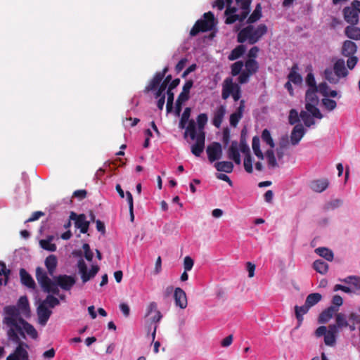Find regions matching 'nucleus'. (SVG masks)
Masks as SVG:
<instances>
[{
  "instance_id": "nucleus-16",
  "label": "nucleus",
  "mask_w": 360,
  "mask_h": 360,
  "mask_svg": "<svg viewBox=\"0 0 360 360\" xmlns=\"http://www.w3.org/2000/svg\"><path fill=\"white\" fill-rule=\"evenodd\" d=\"M146 316L149 317L151 323H158L162 319V314L158 309V304L155 302H151L146 307Z\"/></svg>"
},
{
  "instance_id": "nucleus-59",
  "label": "nucleus",
  "mask_w": 360,
  "mask_h": 360,
  "mask_svg": "<svg viewBox=\"0 0 360 360\" xmlns=\"http://www.w3.org/2000/svg\"><path fill=\"white\" fill-rule=\"evenodd\" d=\"M139 122V119L134 118V119L132 120L130 117V118H127L125 120H124L123 121V124H124L125 127H127L129 126L134 127V126H136L138 124Z\"/></svg>"
},
{
  "instance_id": "nucleus-43",
  "label": "nucleus",
  "mask_w": 360,
  "mask_h": 360,
  "mask_svg": "<svg viewBox=\"0 0 360 360\" xmlns=\"http://www.w3.org/2000/svg\"><path fill=\"white\" fill-rule=\"evenodd\" d=\"M322 296L319 293H311L306 298V304L311 308L321 301Z\"/></svg>"
},
{
  "instance_id": "nucleus-60",
  "label": "nucleus",
  "mask_w": 360,
  "mask_h": 360,
  "mask_svg": "<svg viewBox=\"0 0 360 360\" xmlns=\"http://www.w3.org/2000/svg\"><path fill=\"white\" fill-rule=\"evenodd\" d=\"M247 271H248V277L252 278L255 276V265L250 262L246 264Z\"/></svg>"
},
{
  "instance_id": "nucleus-42",
  "label": "nucleus",
  "mask_w": 360,
  "mask_h": 360,
  "mask_svg": "<svg viewBox=\"0 0 360 360\" xmlns=\"http://www.w3.org/2000/svg\"><path fill=\"white\" fill-rule=\"evenodd\" d=\"M314 269L321 274H325L328 269V265L323 260L317 259L313 264Z\"/></svg>"
},
{
  "instance_id": "nucleus-37",
  "label": "nucleus",
  "mask_w": 360,
  "mask_h": 360,
  "mask_svg": "<svg viewBox=\"0 0 360 360\" xmlns=\"http://www.w3.org/2000/svg\"><path fill=\"white\" fill-rule=\"evenodd\" d=\"M310 307L305 303L304 305L299 307L295 306V316L298 321V327L302 324L303 321V315L307 314L309 311Z\"/></svg>"
},
{
  "instance_id": "nucleus-64",
  "label": "nucleus",
  "mask_w": 360,
  "mask_h": 360,
  "mask_svg": "<svg viewBox=\"0 0 360 360\" xmlns=\"http://www.w3.org/2000/svg\"><path fill=\"white\" fill-rule=\"evenodd\" d=\"M327 333V328L326 326H319L315 331V335L316 337L319 338L323 335L325 336L326 333Z\"/></svg>"
},
{
  "instance_id": "nucleus-45",
  "label": "nucleus",
  "mask_w": 360,
  "mask_h": 360,
  "mask_svg": "<svg viewBox=\"0 0 360 360\" xmlns=\"http://www.w3.org/2000/svg\"><path fill=\"white\" fill-rule=\"evenodd\" d=\"M46 307L53 308L60 304L59 300L51 295L46 296V299L41 303Z\"/></svg>"
},
{
  "instance_id": "nucleus-48",
  "label": "nucleus",
  "mask_w": 360,
  "mask_h": 360,
  "mask_svg": "<svg viewBox=\"0 0 360 360\" xmlns=\"http://www.w3.org/2000/svg\"><path fill=\"white\" fill-rule=\"evenodd\" d=\"M335 321H336V325L339 328L347 327L348 326V323L347 321V316L345 314H344L342 313H338L336 314Z\"/></svg>"
},
{
  "instance_id": "nucleus-5",
  "label": "nucleus",
  "mask_w": 360,
  "mask_h": 360,
  "mask_svg": "<svg viewBox=\"0 0 360 360\" xmlns=\"http://www.w3.org/2000/svg\"><path fill=\"white\" fill-rule=\"evenodd\" d=\"M267 32V27L264 24L257 25L249 24L240 30L237 35L239 43L255 44Z\"/></svg>"
},
{
  "instance_id": "nucleus-13",
  "label": "nucleus",
  "mask_w": 360,
  "mask_h": 360,
  "mask_svg": "<svg viewBox=\"0 0 360 360\" xmlns=\"http://www.w3.org/2000/svg\"><path fill=\"white\" fill-rule=\"evenodd\" d=\"M207 115L205 113H201L197 117L196 122L194 120H190L188 125H187L186 130L185 131L184 133V138H186L188 136V134H190L188 129L191 123L193 125L194 131L195 132V134H205L204 131V128L207 122Z\"/></svg>"
},
{
  "instance_id": "nucleus-61",
  "label": "nucleus",
  "mask_w": 360,
  "mask_h": 360,
  "mask_svg": "<svg viewBox=\"0 0 360 360\" xmlns=\"http://www.w3.org/2000/svg\"><path fill=\"white\" fill-rule=\"evenodd\" d=\"M332 303L337 309L340 307L343 303V300L340 295H334L332 300Z\"/></svg>"
},
{
  "instance_id": "nucleus-18",
  "label": "nucleus",
  "mask_w": 360,
  "mask_h": 360,
  "mask_svg": "<svg viewBox=\"0 0 360 360\" xmlns=\"http://www.w3.org/2000/svg\"><path fill=\"white\" fill-rule=\"evenodd\" d=\"M170 80H171V76L169 75L165 78L164 82L160 85L159 89H158V91L155 93V98H159V99L157 102V106L160 110H162L164 104H165V96L164 92L166 90L167 84L170 82Z\"/></svg>"
},
{
  "instance_id": "nucleus-39",
  "label": "nucleus",
  "mask_w": 360,
  "mask_h": 360,
  "mask_svg": "<svg viewBox=\"0 0 360 360\" xmlns=\"http://www.w3.org/2000/svg\"><path fill=\"white\" fill-rule=\"evenodd\" d=\"M261 139L263 143H266V145L269 147V149H273L274 148L275 143L271 137L270 131L267 129H265L262 131Z\"/></svg>"
},
{
  "instance_id": "nucleus-24",
  "label": "nucleus",
  "mask_w": 360,
  "mask_h": 360,
  "mask_svg": "<svg viewBox=\"0 0 360 360\" xmlns=\"http://www.w3.org/2000/svg\"><path fill=\"white\" fill-rule=\"evenodd\" d=\"M306 132L305 129L301 124H296L290 135V141L293 146L298 144Z\"/></svg>"
},
{
  "instance_id": "nucleus-26",
  "label": "nucleus",
  "mask_w": 360,
  "mask_h": 360,
  "mask_svg": "<svg viewBox=\"0 0 360 360\" xmlns=\"http://www.w3.org/2000/svg\"><path fill=\"white\" fill-rule=\"evenodd\" d=\"M167 70L168 68H165L162 72H157L153 79L150 82L149 84L146 87L145 91L148 92L150 91L155 90L157 86L160 85Z\"/></svg>"
},
{
  "instance_id": "nucleus-19",
  "label": "nucleus",
  "mask_w": 360,
  "mask_h": 360,
  "mask_svg": "<svg viewBox=\"0 0 360 360\" xmlns=\"http://www.w3.org/2000/svg\"><path fill=\"white\" fill-rule=\"evenodd\" d=\"M239 85L233 82L232 78L227 77L222 84L221 98L226 100Z\"/></svg>"
},
{
  "instance_id": "nucleus-15",
  "label": "nucleus",
  "mask_w": 360,
  "mask_h": 360,
  "mask_svg": "<svg viewBox=\"0 0 360 360\" xmlns=\"http://www.w3.org/2000/svg\"><path fill=\"white\" fill-rule=\"evenodd\" d=\"M18 345L14 353L11 354L6 359V360H29L28 354L26 348L28 347L27 345L20 340V342L16 343Z\"/></svg>"
},
{
  "instance_id": "nucleus-35",
  "label": "nucleus",
  "mask_w": 360,
  "mask_h": 360,
  "mask_svg": "<svg viewBox=\"0 0 360 360\" xmlns=\"http://www.w3.org/2000/svg\"><path fill=\"white\" fill-rule=\"evenodd\" d=\"M54 239L53 236H49L46 239L39 240L40 247L49 252H55L56 250V245L53 243L52 241Z\"/></svg>"
},
{
  "instance_id": "nucleus-7",
  "label": "nucleus",
  "mask_w": 360,
  "mask_h": 360,
  "mask_svg": "<svg viewBox=\"0 0 360 360\" xmlns=\"http://www.w3.org/2000/svg\"><path fill=\"white\" fill-rule=\"evenodd\" d=\"M316 89H309L306 92V104L305 108L315 118L321 120L323 117L319 109L316 107L319 103V98L316 95Z\"/></svg>"
},
{
  "instance_id": "nucleus-33",
  "label": "nucleus",
  "mask_w": 360,
  "mask_h": 360,
  "mask_svg": "<svg viewBox=\"0 0 360 360\" xmlns=\"http://www.w3.org/2000/svg\"><path fill=\"white\" fill-rule=\"evenodd\" d=\"M345 35L353 40H360V28L356 27V25H350L345 29Z\"/></svg>"
},
{
  "instance_id": "nucleus-6",
  "label": "nucleus",
  "mask_w": 360,
  "mask_h": 360,
  "mask_svg": "<svg viewBox=\"0 0 360 360\" xmlns=\"http://www.w3.org/2000/svg\"><path fill=\"white\" fill-rule=\"evenodd\" d=\"M252 148L254 154L259 160H262L264 159V157H266L269 169H275L278 167L273 149H267L265 152V155H264L260 148V139L258 136H254L252 138Z\"/></svg>"
},
{
  "instance_id": "nucleus-8",
  "label": "nucleus",
  "mask_w": 360,
  "mask_h": 360,
  "mask_svg": "<svg viewBox=\"0 0 360 360\" xmlns=\"http://www.w3.org/2000/svg\"><path fill=\"white\" fill-rule=\"evenodd\" d=\"M214 26V14L212 12L204 13L203 19L198 20L190 32L191 36H195L200 32L212 30Z\"/></svg>"
},
{
  "instance_id": "nucleus-21",
  "label": "nucleus",
  "mask_w": 360,
  "mask_h": 360,
  "mask_svg": "<svg viewBox=\"0 0 360 360\" xmlns=\"http://www.w3.org/2000/svg\"><path fill=\"white\" fill-rule=\"evenodd\" d=\"M239 144L236 141H233L231 142V146H229L227 155L230 160L234 161V162L237 165H240L241 163L240 155L239 153Z\"/></svg>"
},
{
  "instance_id": "nucleus-27",
  "label": "nucleus",
  "mask_w": 360,
  "mask_h": 360,
  "mask_svg": "<svg viewBox=\"0 0 360 360\" xmlns=\"http://www.w3.org/2000/svg\"><path fill=\"white\" fill-rule=\"evenodd\" d=\"M245 110V101L241 100L237 110L230 115V124L236 127L243 117Z\"/></svg>"
},
{
  "instance_id": "nucleus-41",
  "label": "nucleus",
  "mask_w": 360,
  "mask_h": 360,
  "mask_svg": "<svg viewBox=\"0 0 360 360\" xmlns=\"http://www.w3.org/2000/svg\"><path fill=\"white\" fill-rule=\"evenodd\" d=\"M297 65L292 67L290 74L288 75V81L295 84H300L302 82L301 75L297 72Z\"/></svg>"
},
{
  "instance_id": "nucleus-52",
  "label": "nucleus",
  "mask_w": 360,
  "mask_h": 360,
  "mask_svg": "<svg viewBox=\"0 0 360 360\" xmlns=\"http://www.w3.org/2000/svg\"><path fill=\"white\" fill-rule=\"evenodd\" d=\"M167 112H171L173 108V101H174V94L171 91V89H167Z\"/></svg>"
},
{
  "instance_id": "nucleus-23",
  "label": "nucleus",
  "mask_w": 360,
  "mask_h": 360,
  "mask_svg": "<svg viewBox=\"0 0 360 360\" xmlns=\"http://www.w3.org/2000/svg\"><path fill=\"white\" fill-rule=\"evenodd\" d=\"M38 316V322L41 326H45L49 319L52 311L46 306L40 304L37 309Z\"/></svg>"
},
{
  "instance_id": "nucleus-46",
  "label": "nucleus",
  "mask_w": 360,
  "mask_h": 360,
  "mask_svg": "<svg viewBox=\"0 0 360 360\" xmlns=\"http://www.w3.org/2000/svg\"><path fill=\"white\" fill-rule=\"evenodd\" d=\"M262 16V8L259 4H257L253 13L250 15L248 19V22L252 24L258 20Z\"/></svg>"
},
{
  "instance_id": "nucleus-4",
  "label": "nucleus",
  "mask_w": 360,
  "mask_h": 360,
  "mask_svg": "<svg viewBox=\"0 0 360 360\" xmlns=\"http://www.w3.org/2000/svg\"><path fill=\"white\" fill-rule=\"evenodd\" d=\"M349 70L345 65V61L342 58L335 60L332 68H327L323 75L326 79L331 84H338L344 83L349 75Z\"/></svg>"
},
{
  "instance_id": "nucleus-29",
  "label": "nucleus",
  "mask_w": 360,
  "mask_h": 360,
  "mask_svg": "<svg viewBox=\"0 0 360 360\" xmlns=\"http://www.w3.org/2000/svg\"><path fill=\"white\" fill-rule=\"evenodd\" d=\"M344 281L350 285L351 293L360 295V278L356 276H348Z\"/></svg>"
},
{
  "instance_id": "nucleus-9",
  "label": "nucleus",
  "mask_w": 360,
  "mask_h": 360,
  "mask_svg": "<svg viewBox=\"0 0 360 360\" xmlns=\"http://www.w3.org/2000/svg\"><path fill=\"white\" fill-rule=\"evenodd\" d=\"M357 51L356 44L350 41L346 40L344 41L342 47V54L345 57H348L347 60V66L349 70H353L358 63V58L354 56Z\"/></svg>"
},
{
  "instance_id": "nucleus-44",
  "label": "nucleus",
  "mask_w": 360,
  "mask_h": 360,
  "mask_svg": "<svg viewBox=\"0 0 360 360\" xmlns=\"http://www.w3.org/2000/svg\"><path fill=\"white\" fill-rule=\"evenodd\" d=\"M300 116L307 127H309L311 125L314 124V121L313 118L314 117L308 110H302L300 112Z\"/></svg>"
},
{
  "instance_id": "nucleus-54",
  "label": "nucleus",
  "mask_w": 360,
  "mask_h": 360,
  "mask_svg": "<svg viewBox=\"0 0 360 360\" xmlns=\"http://www.w3.org/2000/svg\"><path fill=\"white\" fill-rule=\"evenodd\" d=\"M289 122L290 124H294L299 121V115L297 110L292 109L289 114Z\"/></svg>"
},
{
  "instance_id": "nucleus-32",
  "label": "nucleus",
  "mask_w": 360,
  "mask_h": 360,
  "mask_svg": "<svg viewBox=\"0 0 360 360\" xmlns=\"http://www.w3.org/2000/svg\"><path fill=\"white\" fill-rule=\"evenodd\" d=\"M20 276L21 282L23 285L30 289H34L36 284L32 277L24 269H21L20 271Z\"/></svg>"
},
{
  "instance_id": "nucleus-49",
  "label": "nucleus",
  "mask_w": 360,
  "mask_h": 360,
  "mask_svg": "<svg viewBox=\"0 0 360 360\" xmlns=\"http://www.w3.org/2000/svg\"><path fill=\"white\" fill-rule=\"evenodd\" d=\"M244 63L243 61H237L231 65V73L233 76L240 75L243 72Z\"/></svg>"
},
{
  "instance_id": "nucleus-51",
  "label": "nucleus",
  "mask_w": 360,
  "mask_h": 360,
  "mask_svg": "<svg viewBox=\"0 0 360 360\" xmlns=\"http://www.w3.org/2000/svg\"><path fill=\"white\" fill-rule=\"evenodd\" d=\"M316 91L326 98L328 97L330 88L327 83L322 82L319 84L316 88Z\"/></svg>"
},
{
  "instance_id": "nucleus-62",
  "label": "nucleus",
  "mask_w": 360,
  "mask_h": 360,
  "mask_svg": "<svg viewBox=\"0 0 360 360\" xmlns=\"http://www.w3.org/2000/svg\"><path fill=\"white\" fill-rule=\"evenodd\" d=\"M120 309L121 310L124 316H129L130 314V309L127 304L121 303L120 304Z\"/></svg>"
},
{
  "instance_id": "nucleus-36",
  "label": "nucleus",
  "mask_w": 360,
  "mask_h": 360,
  "mask_svg": "<svg viewBox=\"0 0 360 360\" xmlns=\"http://www.w3.org/2000/svg\"><path fill=\"white\" fill-rule=\"evenodd\" d=\"M214 167L219 172L231 173L233 169V165L231 162L221 161L216 162L214 164Z\"/></svg>"
},
{
  "instance_id": "nucleus-12",
  "label": "nucleus",
  "mask_w": 360,
  "mask_h": 360,
  "mask_svg": "<svg viewBox=\"0 0 360 360\" xmlns=\"http://www.w3.org/2000/svg\"><path fill=\"white\" fill-rule=\"evenodd\" d=\"M245 69L238 77V82L240 84H245L249 81L250 76L256 73L259 69V64L256 60L248 58L245 64Z\"/></svg>"
},
{
  "instance_id": "nucleus-40",
  "label": "nucleus",
  "mask_w": 360,
  "mask_h": 360,
  "mask_svg": "<svg viewBox=\"0 0 360 360\" xmlns=\"http://www.w3.org/2000/svg\"><path fill=\"white\" fill-rule=\"evenodd\" d=\"M315 252L329 262L333 259V253L328 248H318L315 250Z\"/></svg>"
},
{
  "instance_id": "nucleus-34",
  "label": "nucleus",
  "mask_w": 360,
  "mask_h": 360,
  "mask_svg": "<svg viewBox=\"0 0 360 360\" xmlns=\"http://www.w3.org/2000/svg\"><path fill=\"white\" fill-rule=\"evenodd\" d=\"M44 264L49 274L53 276L58 264L57 257L54 255H51L46 258Z\"/></svg>"
},
{
  "instance_id": "nucleus-56",
  "label": "nucleus",
  "mask_w": 360,
  "mask_h": 360,
  "mask_svg": "<svg viewBox=\"0 0 360 360\" xmlns=\"http://www.w3.org/2000/svg\"><path fill=\"white\" fill-rule=\"evenodd\" d=\"M84 252V257L88 261H91L94 257V254L92 251L90 250V247L89 244L84 243L82 246Z\"/></svg>"
},
{
  "instance_id": "nucleus-28",
  "label": "nucleus",
  "mask_w": 360,
  "mask_h": 360,
  "mask_svg": "<svg viewBox=\"0 0 360 360\" xmlns=\"http://www.w3.org/2000/svg\"><path fill=\"white\" fill-rule=\"evenodd\" d=\"M15 307L18 309L20 313V316H21V315H24L25 316L30 315V304L26 296L20 297L18 301L17 305Z\"/></svg>"
},
{
  "instance_id": "nucleus-3",
  "label": "nucleus",
  "mask_w": 360,
  "mask_h": 360,
  "mask_svg": "<svg viewBox=\"0 0 360 360\" xmlns=\"http://www.w3.org/2000/svg\"><path fill=\"white\" fill-rule=\"evenodd\" d=\"M251 0H236L233 5V0H217L212 6L217 8L219 11L226 6L224 15L226 16L225 22L232 24L236 21H243L249 14Z\"/></svg>"
},
{
  "instance_id": "nucleus-30",
  "label": "nucleus",
  "mask_w": 360,
  "mask_h": 360,
  "mask_svg": "<svg viewBox=\"0 0 360 360\" xmlns=\"http://www.w3.org/2000/svg\"><path fill=\"white\" fill-rule=\"evenodd\" d=\"M328 186V181L326 179L314 180L310 183V188L312 191L321 193Z\"/></svg>"
},
{
  "instance_id": "nucleus-38",
  "label": "nucleus",
  "mask_w": 360,
  "mask_h": 360,
  "mask_svg": "<svg viewBox=\"0 0 360 360\" xmlns=\"http://www.w3.org/2000/svg\"><path fill=\"white\" fill-rule=\"evenodd\" d=\"M245 46L244 45H238L231 51L228 56L229 60H234L242 56L245 52Z\"/></svg>"
},
{
  "instance_id": "nucleus-50",
  "label": "nucleus",
  "mask_w": 360,
  "mask_h": 360,
  "mask_svg": "<svg viewBox=\"0 0 360 360\" xmlns=\"http://www.w3.org/2000/svg\"><path fill=\"white\" fill-rule=\"evenodd\" d=\"M253 159L251 155H246L244 158L243 165L244 169L248 173H252L253 172L252 167Z\"/></svg>"
},
{
  "instance_id": "nucleus-25",
  "label": "nucleus",
  "mask_w": 360,
  "mask_h": 360,
  "mask_svg": "<svg viewBox=\"0 0 360 360\" xmlns=\"http://www.w3.org/2000/svg\"><path fill=\"white\" fill-rule=\"evenodd\" d=\"M226 109L224 105L218 106L213 112L212 124L217 128H219L226 114Z\"/></svg>"
},
{
  "instance_id": "nucleus-47",
  "label": "nucleus",
  "mask_w": 360,
  "mask_h": 360,
  "mask_svg": "<svg viewBox=\"0 0 360 360\" xmlns=\"http://www.w3.org/2000/svg\"><path fill=\"white\" fill-rule=\"evenodd\" d=\"M321 103L322 105L328 111L333 110L337 106L336 102L328 97L323 98Z\"/></svg>"
},
{
  "instance_id": "nucleus-10",
  "label": "nucleus",
  "mask_w": 360,
  "mask_h": 360,
  "mask_svg": "<svg viewBox=\"0 0 360 360\" xmlns=\"http://www.w3.org/2000/svg\"><path fill=\"white\" fill-rule=\"evenodd\" d=\"M188 131H190V134H188V136L192 141H195V143L192 144L191 147V152L195 156L200 157L205 148V134H195L192 123L188 129Z\"/></svg>"
},
{
  "instance_id": "nucleus-22",
  "label": "nucleus",
  "mask_w": 360,
  "mask_h": 360,
  "mask_svg": "<svg viewBox=\"0 0 360 360\" xmlns=\"http://www.w3.org/2000/svg\"><path fill=\"white\" fill-rule=\"evenodd\" d=\"M174 298L175 304L180 309H185L187 307V298L185 292L180 288L174 290Z\"/></svg>"
},
{
  "instance_id": "nucleus-53",
  "label": "nucleus",
  "mask_w": 360,
  "mask_h": 360,
  "mask_svg": "<svg viewBox=\"0 0 360 360\" xmlns=\"http://www.w3.org/2000/svg\"><path fill=\"white\" fill-rule=\"evenodd\" d=\"M336 341V335L326 333L324 336V342L328 346H333Z\"/></svg>"
},
{
  "instance_id": "nucleus-14",
  "label": "nucleus",
  "mask_w": 360,
  "mask_h": 360,
  "mask_svg": "<svg viewBox=\"0 0 360 360\" xmlns=\"http://www.w3.org/2000/svg\"><path fill=\"white\" fill-rule=\"evenodd\" d=\"M77 268L79 274L81 275V278L84 283L94 278L99 270V267L97 265H93L91 269L88 271L87 266L82 259L78 261Z\"/></svg>"
},
{
  "instance_id": "nucleus-31",
  "label": "nucleus",
  "mask_w": 360,
  "mask_h": 360,
  "mask_svg": "<svg viewBox=\"0 0 360 360\" xmlns=\"http://www.w3.org/2000/svg\"><path fill=\"white\" fill-rule=\"evenodd\" d=\"M338 311L335 307L330 306L323 310L319 316V322L326 323L333 316L335 313Z\"/></svg>"
},
{
  "instance_id": "nucleus-1",
  "label": "nucleus",
  "mask_w": 360,
  "mask_h": 360,
  "mask_svg": "<svg viewBox=\"0 0 360 360\" xmlns=\"http://www.w3.org/2000/svg\"><path fill=\"white\" fill-rule=\"evenodd\" d=\"M4 317L3 323L7 328V335L14 343L20 342V338L19 335L25 338V333L33 339L37 338L36 329L29 323L25 321L18 309L13 305L6 306L4 309Z\"/></svg>"
},
{
  "instance_id": "nucleus-11",
  "label": "nucleus",
  "mask_w": 360,
  "mask_h": 360,
  "mask_svg": "<svg viewBox=\"0 0 360 360\" xmlns=\"http://www.w3.org/2000/svg\"><path fill=\"white\" fill-rule=\"evenodd\" d=\"M359 14H360V1L354 0L350 6L345 7L343 15L345 21L352 25H357L359 22Z\"/></svg>"
},
{
  "instance_id": "nucleus-17",
  "label": "nucleus",
  "mask_w": 360,
  "mask_h": 360,
  "mask_svg": "<svg viewBox=\"0 0 360 360\" xmlns=\"http://www.w3.org/2000/svg\"><path fill=\"white\" fill-rule=\"evenodd\" d=\"M207 154L210 162L219 160L222 156V148L219 143L214 142L207 148Z\"/></svg>"
},
{
  "instance_id": "nucleus-58",
  "label": "nucleus",
  "mask_w": 360,
  "mask_h": 360,
  "mask_svg": "<svg viewBox=\"0 0 360 360\" xmlns=\"http://www.w3.org/2000/svg\"><path fill=\"white\" fill-rule=\"evenodd\" d=\"M306 82L309 86V89H316V81L314 75L311 73H309L307 76Z\"/></svg>"
},
{
  "instance_id": "nucleus-55",
  "label": "nucleus",
  "mask_w": 360,
  "mask_h": 360,
  "mask_svg": "<svg viewBox=\"0 0 360 360\" xmlns=\"http://www.w3.org/2000/svg\"><path fill=\"white\" fill-rule=\"evenodd\" d=\"M193 264H194V262H193V259L189 256H186L184 260V270L186 271H191L193 266Z\"/></svg>"
},
{
  "instance_id": "nucleus-57",
  "label": "nucleus",
  "mask_w": 360,
  "mask_h": 360,
  "mask_svg": "<svg viewBox=\"0 0 360 360\" xmlns=\"http://www.w3.org/2000/svg\"><path fill=\"white\" fill-rule=\"evenodd\" d=\"M239 144V153H242L245 155V157L246 155H250V148H249V146L245 143V142H243V141H241L240 143H238Z\"/></svg>"
},
{
  "instance_id": "nucleus-2",
  "label": "nucleus",
  "mask_w": 360,
  "mask_h": 360,
  "mask_svg": "<svg viewBox=\"0 0 360 360\" xmlns=\"http://www.w3.org/2000/svg\"><path fill=\"white\" fill-rule=\"evenodd\" d=\"M36 278L44 292L59 295L62 300H65V296L59 295V287L63 290L68 291L76 283L75 276L66 274L55 276L52 281L48 276L47 272L39 266L36 269Z\"/></svg>"
},
{
  "instance_id": "nucleus-63",
  "label": "nucleus",
  "mask_w": 360,
  "mask_h": 360,
  "mask_svg": "<svg viewBox=\"0 0 360 360\" xmlns=\"http://www.w3.org/2000/svg\"><path fill=\"white\" fill-rule=\"evenodd\" d=\"M258 52L259 48L257 46L252 47L248 53V58H253L255 60L257 57Z\"/></svg>"
},
{
  "instance_id": "nucleus-20",
  "label": "nucleus",
  "mask_w": 360,
  "mask_h": 360,
  "mask_svg": "<svg viewBox=\"0 0 360 360\" xmlns=\"http://www.w3.org/2000/svg\"><path fill=\"white\" fill-rule=\"evenodd\" d=\"M70 219L75 221V226L80 229L82 233H86L88 231L89 223L86 219L84 214L77 216L75 212L70 213Z\"/></svg>"
}]
</instances>
